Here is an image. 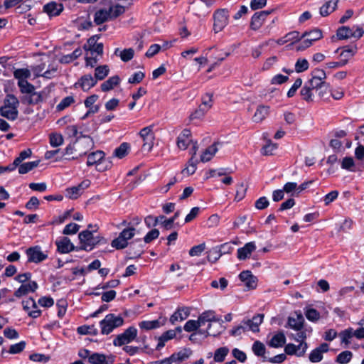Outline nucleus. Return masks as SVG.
Returning a JSON list of instances; mask_svg holds the SVG:
<instances>
[{
  "label": "nucleus",
  "mask_w": 364,
  "mask_h": 364,
  "mask_svg": "<svg viewBox=\"0 0 364 364\" xmlns=\"http://www.w3.org/2000/svg\"><path fill=\"white\" fill-rule=\"evenodd\" d=\"M19 101L18 98L9 94L4 100V105L0 107V115L8 120L14 121L18 118Z\"/></svg>",
  "instance_id": "nucleus-1"
},
{
  "label": "nucleus",
  "mask_w": 364,
  "mask_h": 364,
  "mask_svg": "<svg viewBox=\"0 0 364 364\" xmlns=\"http://www.w3.org/2000/svg\"><path fill=\"white\" fill-rule=\"evenodd\" d=\"M96 230H86L79 233L78 238L80 242V247H77V250H82L85 251H91L95 245L102 242H105L103 237L100 235H94Z\"/></svg>",
  "instance_id": "nucleus-2"
},
{
  "label": "nucleus",
  "mask_w": 364,
  "mask_h": 364,
  "mask_svg": "<svg viewBox=\"0 0 364 364\" xmlns=\"http://www.w3.org/2000/svg\"><path fill=\"white\" fill-rule=\"evenodd\" d=\"M124 318L121 316H116L114 314H109L100 322L101 333L108 335L114 328L122 326Z\"/></svg>",
  "instance_id": "nucleus-3"
},
{
  "label": "nucleus",
  "mask_w": 364,
  "mask_h": 364,
  "mask_svg": "<svg viewBox=\"0 0 364 364\" xmlns=\"http://www.w3.org/2000/svg\"><path fill=\"white\" fill-rule=\"evenodd\" d=\"M75 143L76 145L75 151L77 153V155L73 156L71 158H68L67 159L68 160L77 159L79 157L86 155L87 152L92 149L95 146V143L92 138L89 136L77 137Z\"/></svg>",
  "instance_id": "nucleus-4"
},
{
  "label": "nucleus",
  "mask_w": 364,
  "mask_h": 364,
  "mask_svg": "<svg viewBox=\"0 0 364 364\" xmlns=\"http://www.w3.org/2000/svg\"><path fill=\"white\" fill-rule=\"evenodd\" d=\"M137 336V329L134 326H130L122 333L119 334L113 341L115 346H122L135 340Z\"/></svg>",
  "instance_id": "nucleus-5"
},
{
  "label": "nucleus",
  "mask_w": 364,
  "mask_h": 364,
  "mask_svg": "<svg viewBox=\"0 0 364 364\" xmlns=\"http://www.w3.org/2000/svg\"><path fill=\"white\" fill-rule=\"evenodd\" d=\"M228 11L227 9H218L213 14L215 33L221 31L228 23Z\"/></svg>",
  "instance_id": "nucleus-6"
},
{
  "label": "nucleus",
  "mask_w": 364,
  "mask_h": 364,
  "mask_svg": "<svg viewBox=\"0 0 364 364\" xmlns=\"http://www.w3.org/2000/svg\"><path fill=\"white\" fill-rule=\"evenodd\" d=\"M139 135L144 141L143 149L148 151H151L153 147L154 140L153 126H148L141 129Z\"/></svg>",
  "instance_id": "nucleus-7"
},
{
  "label": "nucleus",
  "mask_w": 364,
  "mask_h": 364,
  "mask_svg": "<svg viewBox=\"0 0 364 364\" xmlns=\"http://www.w3.org/2000/svg\"><path fill=\"white\" fill-rule=\"evenodd\" d=\"M26 253L30 262L39 263L48 257L47 254L42 252L41 247L38 245L28 248Z\"/></svg>",
  "instance_id": "nucleus-8"
},
{
  "label": "nucleus",
  "mask_w": 364,
  "mask_h": 364,
  "mask_svg": "<svg viewBox=\"0 0 364 364\" xmlns=\"http://www.w3.org/2000/svg\"><path fill=\"white\" fill-rule=\"evenodd\" d=\"M306 83L313 88L320 97H324V95L329 87V85L326 82V81H322L313 77L306 82Z\"/></svg>",
  "instance_id": "nucleus-9"
},
{
  "label": "nucleus",
  "mask_w": 364,
  "mask_h": 364,
  "mask_svg": "<svg viewBox=\"0 0 364 364\" xmlns=\"http://www.w3.org/2000/svg\"><path fill=\"white\" fill-rule=\"evenodd\" d=\"M23 309L25 310L30 317L36 318L41 314V311L38 309L36 301L30 297L22 301Z\"/></svg>",
  "instance_id": "nucleus-10"
},
{
  "label": "nucleus",
  "mask_w": 364,
  "mask_h": 364,
  "mask_svg": "<svg viewBox=\"0 0 364 364\" xmlns=\"http://www.w3.org/2000/svg\"><path fill=\"white\" fill-rule=\"evenodd\" d=\"M191 136V130L184 129L177 137L176 144L178 148L186 150L189 144L193 142Z\"/></svg>",
  "instance_id": "nucleus-11"
},
{
  "label": "nucleus",
  "mask_w": 364,
  "mask_h": 364,
  "mask_svg": "<svg viewBox=\"0 0 364 364\" xmlns=\"http://www.w3.org/2000/svg\"><path fill=\"white\" fill-rule=\"evenodd\" d=\"M198 321L200 326H204L206 323H211V322L214 321L218 322L219 327H222L221 323H223V321H221L220 318L216 317L214 311L209 310L204 311L198 316Z\"/></svg>",
  "instance_id": "nucleus-12"
},
{
  "label": "nucleus",
  "mask_w": 364,
  "mask_h": 364,
  "mask_svg": "<svg viewBox=\"0 0 364 364\" xmlns=\"http://www.w3.org/2000/svg\"><path fill=\"white\" fill-rule=\"evenodd\" d=\"M38 285L35 281H29L28 283L23 284L14 292V296L20 298L31 292H34L38 289Z\"/></svg>",
  "instance_id": "nucleus-13"
},
{
  "label": "nucleus",
  "mask_w": 364,
  "mask_h": 364,
  "mask_svg": "<svg viewBox=\"0 0 364 364\" xmlns=\"http://www.w3.org/2000/svg\"><path fill=\"white\" fill-rule=\"evenodd\" d=\"M58 251L62 254L69 253L77 247L71 242L70 240L67 237H63L55 241Z\"/></svg>",
  "instance_id": "nucleus-14"
},
{
  "label": "nucleus",
  "mask_w": 364,
  "mask_h": 364,
  "mask_svg": "<svg viewBox=\"0 0 364 364\" xmlns=\"http://www.w3.org/2000/svg\"><path fill=\"white\" fill-rule=\"evenodd\" d=\"M63 11V4L55 1L49 2L43 6V11L50 17L59 16Z\"/></svg>",
  "instance_id": "nucleus-15"
},
{
  "label": "nucleus",
  "mask_w": 364,
  "mask_h": 364,
  "mask_svg": "<svg viewBox=\"0 0 364 364\" xmlns=\"http://www.w3.org/2000/svg\"><path fill=\"white\" fill-rule=\"evenodd\" d=\"M144 252V247L141 242V240H137L132 242L127 250V254L129 255V259H135L141 257Z\"/></svg>",
  "instance_id": "nucleus-16"
},
{
  "label": "nucleus",
  "mask_w": 364,
  "mask_h": 364,
  "mask_svg": "<svg viewBox=\"0 0 364 364\" xmlns=\"http://www.w3.org/2000/svg\"><path fill=\"white\" fill-rule=\"evenodd\" d=\"M240 279L243 282L249 289H255L257 286V278L250 271H243L239 274Z\"/></svg>",
  "instance_id": "nucleus-17"
},
{
  "label": "nucleus",
  "mask_w": 364,
  "mask_h": 364,
  "mask_svg": "<svg viewBox=\"0 0 364 364\" xmlns=\"http://www.w3.org/2000/svg\"><path fill=\"white\" fill-rule=\"evenodd\" d=\"M256 249V245L254 242L246 243L244 247L237 250V258L240 260H245L248 258L252 252Z\"/></svg>",
  "instance_id": "nucleus-18"
},
{
  "label": "nucleus",
  "mask_w": 364,
  "mask_h": 364,
  "mask_svg": "<svg viewBox=\"0 0 364 364\" xmlns=\"http://www.w3.org/2000/svg\"><path fill=\"white\" fill-rule=\"evenodd\" d=\"M97 83V80L91 75H85L80 77L75 85L80 86L84 91L89 90Z\"/></svg>",
  "instance_id": "nucleus-19"
},
{
  "label": "nucleus",
  "mask_w": 364,
  "mask_h": 364,
  "mask_svg": "<svg viewBox=\"0 0 364 364\" xmlns=\"http://www.w3.org/2000/svg\"><path fill=\"white\" fill-rule=\"evenodd\" d=\"M189 314H190L189 308H188V307L179 308L170 317V322L172 324H174L178 321H183L188 317Z\"/></svg>",
  "instance_id": "nucleus-20"
},
{
  "label": "nucleus",
  "mask_w": 364,
  "mask_h": 364,
  "mask_svg": "<svg viewBox=\"0 0 364 364\" xmlns=\"http://www.w3.org/2000/svg\"><path fill=\"white\" fill-rule=\"evenodd\" d=\"M304 318L303 316L299 314H297L296 318L289 316L286 327H289L295 331H300L304 327Z\"/></svg>",
  "instance_id": "nucleus-21"
},
{
  "label": "nucleus",
  "mask_w": 364,
  "mask_h": 364,
  "mask_svg": "<svg viewBox=\"0 0 364 364\" xmlns=\"http://www.w3.org/2000/svg\"><path fill=\"white\" fill-rule=\"evenodd\" d=\"M263 319L264 314H258L254 316L252 319H246L245 321L247 323V326H249V330L256 333L259 331V326L262 323Z\"/></svg>",
  "instance_id": "nucleus-22"
},
{
  "label": "nucleus",
  "mask_w": 364,
  "mask_h": 364,
  "mask_svg": "<svg viewBox=\"0 0 364 364\" xmlns=\"http://www.w3.org/2000/svg\"><path fill=\"white\" fill-rule=\"evenodd\" d=\"M109 20H111V18L110 11H109L108 9H102L95 12L94 22L97 25L102 24Z\"/></svg>",
  "instance_id": "nucleus-23"
},
{
  "label": "nucleus",
  "mask_w": 364,
  "mask_h": 364,
  "mask_svg": "<svg viewBox=\"0 0 364 364\" xmlns=\"http://www.w3.org/2000/svg\"><path fill=\"white\" fill-rule=\"evenodd\" d=\"M220 144L219 142H215L211 146H208L200 156V161L205 163L209 161L218 151L217 146Z\"/></svg>",
  "instance_id": "nucleus-24"
},
{
  "label": "nucleus",
  "mask_w": 364,
  "mask_h": 364,
  "mask_svg": "<svg viewBox=\"0 0 364 364\" xmlns=\"http://www.w3.org/2000/svg\"><path fill=\"white\" fill-rule=\"evenodd\" d=\"M105 156L103 151L97 150L88 154L87 166H92L98 164Z\"/></svg>",
  "instance_id": "nucleus-25"
},
{
  "label": "nucleus",
  "mask_w": 364,
  "mask_h": 364,
  "mask_svg": "<svg viewBox=\"0 0 364 364\" xmlns=\"http://www.w3.org/2000/svg\"><path fill=\"white\" fill-rule=\"evenodd\" d=\"M176 337V331L173 330H168L162 333L161 336L158 338V344L156 347V349L159 350H161L164 346L166 342L168 341L169 340H171Z\"/></svg>",
  "instance_id": "nucleus-26"
},
{
  "label": "nucleus",
  "mask_w": 364,
  "mask_h": 364,
  "mask_svg": "<svg viewBox=\"0 0 364 364\" xmlns=\"http://www.w3.org/2000/svg\"><path fill=\"white\" fill-rule=\"evenodd\" d=\"M339 0H331L326 2L319 10V13L322 16H327L332 13L337 7Z\"/></svg>",
  "instance_id": "nucleus-27"
},
{
  "label": "nucleus",
  "mask_w": 364,
  "mask_h": 364,
  "mask_svg": "<svg viewBox=\"0 0 364 364\" xmlns=\"http://www.w3.org/2000/svg\"><path fill=\"white\" fill-rule=\"evenodd\" d=\"M269 107L264 105H259L256 109L252 119L255 122H260L266 118L269 114Z\"/></svg>",
  "instance_id": "nucleus-28"
},
{
  "label": "nucleus",
  "mask_w": 364,
  "mask_h": 364,
  "mask_svg": "<svg viewBox=\"0 0 364 364\" xmlns=\"http://www.w3.org/2000/svg\"><path fill=\"white\" fill-rule=\"evenodd\" d=\"M314 92L315 90L305 82L300 90V95L304 101L311 102L314 100Z\"/></svg>",
  "instance_id": "nucleus-29"
},
{
  "label": "nucleus",
  "mask_w": 364,
  "mask_h": 364,
  "mask_svg": "<svg viewBox=\"0 0 364 364\" xmlns=\"http://www.w3.org/2000/svg\"><path fill=\"white\" fill-rule=\"evenodd\" d=\"M120 82V78L118 75L110 77L101 85V90L103 92H107L112 90L115 86L118 85Z\"/></svg>",
  "instance_id": "nucleus-30"
},
{
  "label": "nucleus",
  "mask_w": 364,
  "mask_h": 364,
  "mask_svg": "<svg viewBox=\"0 0 364 364\" xmlns=\"http://www.w3.org/2000/svg\"><path fill=\"white\" fill-rule=\"evenodd\" d=\"M286 343V337L282 331L275 334L269 343V346L273 348L282 347Z\"/></svg>",
  "instance_id": "nucleus-31"
},
{
  "label": "nucleus",
  "mask_w": 364,
  "mask_h": 364,
  "mask_svg": "<svg viewBox=\"0 0 364 364\" xmlns=\"http://www.w3.org/2000/svg\"><path fill=\"white\" fill-rule=\"evenodd\" d=\"M301 37H304V38H307L313 43L321 39L323 37V33L321 29L314 28L310 31H305L302 33Z\"/></svg>",
  "instance_id": "nucleus-32"
},
{
  "label": "nucleus",
  "mask_w": 364,
  "mask_h": 364,
  "mask_svg": "<svg viewBox=\"0 0 364 364\" xmlns=\"http://www.w3.org/2000/svg\"><path fill=\"white\" fill-rule=\"evenodd\" d=\"M163 325L159 320L154 321H142L139 323V326L141 329L145 331L153 330L159 328Z\"/></svg>",
  "instance_id": "nucleus-33"
},
{
  "label": "nucleus",
  "mask_w": 364,
  "mask_h": 364,
  "mask_svg": "<svg viewBox=\"0 0 364 364\" xmlns=\"http://www.w3.org/2000/svg\"><path fill=\"white\" fill-rule=\"evenodd\" d=\"M190 355H191V351L189 350L184 349L178 353H173L169 357V358H170L171 363H173V362L180 363V362H182V361L186 360L187 358H188Z\"/></svg>",
  "instance_id": "nucleus-34"
},
{
  "label": "nucleus",
  "mask_w": 364,
  "mask_h": 364,
  "mask_svg": "<svg viewBox=\"0 0 364 364\" xmlns=\"http://www.w3.org/2000/svg\"><path fill=\"white\" fill-rule=\"evenodd\" d=\"M262 14H259V12H256L252 16L250 26L252 30L257 31L262 26L265 19L262 16Z\"/></svg>",
  "instance_id": "nucleus-35"
},
{
  "label": "nucleus",
  "mask_w": 364,
  "mask_h": 364,
  "mask_svg": "<svg viewBox=\"0 0 364 364\" xmlns=\"http://www.w3.org/2000/svg\"><path fill=\"white\" fill-rule=\"evenodd\" d=\"M109 69L107 65H100L95 68V79L97 80H104L109 74Z\"/></svg>",
  "instance_id": "nucleus-36"
},
{
  "label": "nucleus",
  "mask_w": 364,
  "mask_h": 364,
  "mask_svg": "<svg viewBox=\"0 0 364 364\" xmlns=\"http://www.w3.org/2000/svg\"><path fill=\"white\" fill-rule=\"evenodd\" d=\"M40 163L39 160L34 161H29L21 164L18 167V173L20 174H25L37 167Z\"/></svg>",
  "instance_id": "nucleus-37"
},
{
  "label": "nucleus",
  "mask_w": 364,
  "mask_h": 364,
  "mask_svg": "<svg viewBox=\"0 0 364 364\" xmlns=\"http://www.w3.org/2000/svg\"><path fill=\"white\" fill-rule=\"evenodd\" d=\"M336 36L340 40L348 39L353 36V30L348 26H341L337 30Z\"/></svg>",
  "instance_id": "nucleus-38"
},
{
  "label": "nucleus",
  "mask_w": 364,
  "mask_h": 364,
  "mask_svg": "<svg viewBox=\"0 0 364 364\" xmlns=\"http://www.w3.org/2000/svg\"><path fill=\"white\" fill-rule=\"evenodd\" d=\"M77 331L80 335H93L96 336L98 333L97 328L94 326H81L77 328Z\"/></svg>",
  "instance_id": "nucleus-39"
},
{
  "label": "nucleus",
  "mask_w": 364,
  "mask_h": 364,
  "mask_svg": "<svg viewBox=\"0 0 364 364\" xmlns=\"http://www.w3.org/2000/svg\"><path fill=\"white\" fill-rule=\"evenodd\" d=\"M247 330H249V326H247L245 319H244L243 321H242L240 325L234 327L230 331V334L232 336L236 337L240 336L242 333H245Z\"/></svg>",
  "instance_id": "nucleus-40"
},
{
  "label": "nucleus",
  "mask_w": 364,
  "mask_h": 364,
  "mask_svg": "<svg viewBox=\"0 0 364 364\" xmlns=\"http://www.w3.org/2000/svg\"><path fill=\"white\" fill-rule=\"evenodd\" d=\"M252 351L257 356L263 357L264 360H267V358L264 356L266 348L264 345L259 341H256L252 345Z\"/></svg>",
  "instance_id": "nucleus-41"
},
{
  "label": "nucleus",
  "mask_w": 364,
  "mask_h": 364,
  "mask_svg": "<svg viewBox=\"0 0 364 364\" xmlns=\"http://www.w3.org/2000/svg\"><path fill=\"white\" fill-rule=\"evenodd\" d=\"M228 353L229 348L226 346L218 348L214 353V361L218 363L223 362L225 360L226 355L228 354Z\"/></svg>",
  "instance_id": "nucleus-42"
},
{
  "label": "nucleus",
  "mask_w": 364,
  "mask_h": 364,
  "mask_svg": "<svg viewBox=\"0 0 364 364\" xmlns=\"http://www.w3.org/2000/svg\"><path fill=\"white\" fill-rule=\"evenodd\" d=\"M49 142L51 146L58 147L64 142V139L61 134L51 133L49 135Z\"/></svg>",
  "instance_id": "nucleus-43"
},
{
  "label": "nucleus",
  "mask_w": 364,
  "mask_h": 364,
  "mask_svg": "<svg viewBox=\"0 0 364 364\" xmlns=\"http://www.w3.org/2000/svg\"><path fill=\"white\" fill-rule=\"evenodd\" d=\"M129 149V144L124 142V143L121 144L119 147L115 149L113 155L119 159H122L128 154Z\"/></svg>",
  "instance_id": "nucleus-44"
},
{
  "label": "nucleus",
  "mask_w": 364,
  "mask_h": 364,
  "mask_svg": "<svg viewBox=\"0 0 364 364\" xmlns=\"http://www.w3.org/2000/svg\"><path fill=\"white\" fill-rule=\"evenodd\" d=\"M14 76L18 80V82L26 80L27 78L30 77L31 72L26 68L16 69L14 72Z\"/></svg>",
  "instance_id": "nucleus-45"
},
{
  "label": "nucleus",
  "mask_w": 364,
  "mask_h": 364,
  "mask_svg": "<svg viewBox=\"0 0 364 364\" xmlns=\"http://www.w3.org/2000/svg\"><path fill=\"white\" fill-rule=\"evenodd\" d=\"M18 86L20 88V91L23 94L30 95L35 90L34 86L27 80H21L18 82Z\"/></svg>",
  "instance_id": "nucleus-46"
},
{
  "label": "nucleus",
  "mask_w": 364,
  "mask_h": 364,
  "mask_svg": "<svg viewBox=\"0 0 364 364\" xmlns=\"http://www.w3.org/2000/svg\"><path fill=\"white\" fill-rule=\"evenodd\" d=\"M82 193L78 186L70 187L65 190V196L70 199H77Z\"/></svg>",
  "instance_id": "nucleus-47"
},
{
  "label": "nucleus",
  "mask_w": 364,
  "mask_h": 364,
  "mask_svg": "<svg viewBox=\"0 0 364 364\" xmlns=\"http://www.w3.org/2000/svg\"><path fill=\"white\" fill-rule=\"evenodd\" d=\"M353 357V353L349 350H345L339 353L336 357V362L340 364L349 363Z\"/></svg>",
  "instance_id": "nucleus-48"
},
{
  "label": "nucleus",
  "mask_w": 364,
  "mask_h": 364,
  "mask_svg": "<svg viewBox=\"0 0 364 364\" xmlns=\"http://www.w3.org/2000/svg\"><path fill=\"white\" fill-rule=\"evenodd\" d=\"M108 11H110L111 19H114L124 13L125 8L123 6L117 4L114 6H110Z\"/></svg>",
  "instance_id": "nucleus-49"
},
{
  "label": "nucleus",
  "mask_w": 364,
  "mask_h": 364,
  "mask_svg": "<svg viewBox=\"0 0 364 364\" xmlns=\"http://www.w3.org/2000/svg\"><path fill=\"white\" fill-rule=\"evenodd\" d=\"M341 338V343H345L346 346L349 345L350 341V339L354 336L353 335V329L352 328H348L343 331H341L339 334Z\"/></svg>",
  "instance_id": "nucleus-50"
},
{
  "label": "nucleus",
  "mask_w": 364,
  "mask_h": 364,
  "mask_svg": "<svg viewBox=\"0 0 364 364\" xmlns=\"http://www.w3.org/2000/svg\"><path fill=\"white\" fill-rule=\"evenodd\" d=\"M95 166L97 171L103 172L111 168L112 163L109 159H106L105 156Z\"/></svg>",
  "instance_id": "nucleus-51"
},
{
  "label": "nucleus",
  "mask_w": 364,
  "mask_h": 364,
  "mask_svg": "<svg viewBox=\"0 0 364 364\" xmlns=\"http://www.w3.org/2000/svg\"><path fill=\"white\" fill-rule=\"evenodd\" d=\"M309 64L306 59L299 58L295 63V71L298 73L306 71L309 69Z\"/></svg>",
  "instance_id": "nucleus-52"
},
{
  "label": "nucleus",
  "mask_w": 364,
  "mask_h": 364,
  "mask_svg": "<svg viewBox=\"0 0 364 364\" xmlns=\"http://www.w3.org/2000/svg\"><path fill=\"white\" fill-rule=\"evenodd\" d=\"M105 362V355L98 353H94L89 356V363L91 364H104Z\"/></svg>",
  "instance_id": "nucleus-53"
},
{
  "label": "nucleus",
  "mask_w": 364,
  "mask_h": 364,
  "mask_svg": "<svg viewBox=\"0 0 364 364\" xmlns=\"http://www.w3.org/2000/svg\"><path fill=\"white\" fill-rule=\"evenodd\" d=\"M111 245L117 250H122L127 247L128 242L119 235L117 238L112 241Z\"/></svg>",
  "instance_id": "nucleus-54"
},
{
  "label": "nucleus",
  "mask_w": 364,
  "mask_h": 364,
  "mask_svg": "<svg viewBox=\"0 0 364 364\" xmlns=\"http://www.w3.org/2000/svg\"><path fill=\"white\" fill-rule=\"evenodd\" d=\"M199 327H200V325L198 322V321L196 320H188L184 325L183 329L186 332H192L199 330Z\"/></svg>",
  "instance_id": "nucleus-55"
},
{
  "label": "nucleus",
  "mask_w": 364,
  "mask_h": 364,
  "mask_svg": "<svg viewBox=\"0 0 364 364\" xmlns=\"http://www.w3.org/2000/svg\"><path fill=\"white\" fill-rule=\"evenodd\" d=\"M212 326L213 325L209 323L206 329H199L198 333L203 335L204 337L216 336L220 334V331L219 330L214 331V329H212Z\"/></svg>",
  "instance_id": "nucleus-56"
},
{
  "label": "nucleus",
  "mask_w": 364,
  "mask_h": 364,
  "mask_svg": "<svg viewBox=\"0 0 364 364\" xmlns=\"http://www.w3.org/2000/svg\"><path fill=\"white\" fill-rule=\"evenodd\" d=\"M74 102H75V100H74L73 97H72V96L65 97L57 105L56 109L58 111H62L64 109L69 107L70 105H72Z\"/></svg>",
  "instance_id": "nucleus-57"
},
{
  "label": "nucleus",
  "mask_w": 364,
  "mask_h": 364,
  "mask_svg": "<svg viewBox=\"0 0 364 364\" xmlns=\"http://www.w3.org/2000/svg\"><path fill=\"white\" fill-rule=\"evenodd\" d=\"M285 354L293 355H295L298 357H301L304 355V350L296 352V345L293 343H288L285 346L284 348Z\"/></svg>",
  "instance_id": "nucleus-58"
},
{
  "label": "nucleus",
  "mask_w": 364,
  "mask_h": 364,
  "mask_svg": "<svg viewBox=\"0 0 364 364\" xmlns=\"http://www.w3.org/2000/svg\"><path fill=\"white\" fill-rule=\"evenodd\" d=\"M221 256V253H220L216 247H215L210 250V251L208 252L207 259L211 263H215L220 259Z\"/></svg>",
  "instance_id": "nucleus-59"
},
{
  "label": "nucleus",
  "mask_w": 364,
  "mask_h": 364,
  "mask_svg": "<svg viewBox=\"0 0 364 364\" xmlns=\"http://www.w3.org/2000/svg\"><path fill=\"white\" fill-rule=\"evenodd\" d=\"M277 149V144L272 143L271 141H269L266 145H264L262 149V153L264 155L269 156L272 155L273 151Z\"/></svg>",
  "instance_id": "nucleus-60"
},
{
  "label": "nucleus",
  "mask_w": 364,
  "mask_h": 364,
  "mask_svg": "<svg viewBox=\"0 0 364 364\" xmlns=\"http://www.w3.org/2000/svg\"><path fill=\"white\" fill-rule=\"evenodd\" d=\"M305 316L311 321H317L320 318V314L315 309H307L305 312Z\"/></svg>",
  "instance_id": "nucleus-61"
},
{
  "label": "nucleus",
  "mask_w": 364,
  "mask_h": 364,
  "mask_svg": "<svg viewBox=\"0 0 364 364\" xmlns=\"http://www.w3.org/2000/svg\"><path fill=\"white\" fill-rule=\"evenodd\" d=\"M80 229V225L76 223H69L68 224L63 231V233L64 235H73L75 234Z\"/></svg>",
  "instance_id": "nucleus-62"
},
{
  "label": "nucleus",
  "mask_w": 364,
  "mask_h": 364,
  "mask_svg": "<svg viewBox=\"0 0 364 364\" xmlns=\"http://www.w3.org/2000/svg\"><path fill=\"white\" fill-rule=\"evenodd\" d=\"M40 201L36 196H32L26 203L25 207L30 210H36L38 208Z\"/></svg>",
  "instance_id": "nucleus-63"
},
{
  "label": "nucleus",
  "mask_w": 364,
  "mask_h": 364,
  "mask_svg": "<svg viewBox=\"0 0 364 364\" xmlns=\"http://www.w3.org/2000/svg\"><path fill=\"white\" fill-rule=\"evenodd\" d=\"M134 55V51L132 48H127L123 50L120 53L121 60L124 62L131 60Z\"/></svg>",
  "instance_id": "nucleus-64"
}]
</instances>
